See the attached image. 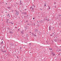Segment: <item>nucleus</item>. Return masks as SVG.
<instances>
[{"label": "nucleus", "mask_w": 61, "mask_h": 61, "mask_svg": "<svg viewBox=\"0 0 61 61\" xmlns=\"http://www.w3.org/2000/svg\"><path fill=\"white\" fill-rule=\"evenodd\" d=\"M14 31H13V30H12V29H11L10 30V34H12L13 33Z\"/></svg>", "instance_id": "nucleus-1"}, {"label": "nucleus", "mask_w": 61, "mask_h": 61, "mask_svg": "<svg viewBox=\"0 0 61 61\" xmlns=\"http://www.w3.org/2000/svg\"><path fill=\"white\" fill-rule=\"evenodd\" d=\"M51 55L52 56H55V53H54V52H51Z\"/></svg>", "instance_id": "nucleus-2"}, {"label": "nucleus", "mask_w": 61, "mask_h": 61, "mask_svg": "<svg viewBox=\"0 0 61 61\" xmlns=\"http://www.w3.org/2000/svg\"><path fill=\"white\" fill-rule=\"evenodd\" d=\"M30 9H32V10H31V11H33L34 10V8L32 7H30Z\"/></svg>", "instance_id": "nucleus-3"}, {"label": "nucleus", "mask_w": 61, "mask_h": 61, "mask_svg": "<svg viewBox=\"0 0 61 61\" xmlns=\"http://www.w3.org/2000/svg\"><path fill=\"white\" fill-rule=\"evenodd\" d=\"M9 20V19H7L6 21V22H7V23H10V21H8Z\"/></svg>", "instance_id": "nucleus-4"}, {"label": "nucleus", "mask_w": 61, "mask_h": 61, "mask_svg": "<svg viewBox=\"0 0 61 61\" xmlns=\"http://www.w3.org/2000/svg\"><path fill=\"white\" fill-rule=\"evenodd\" d=\"M15 14L17 15H19V11H17L16 13H15Z\"/></svg>", "instance_id": "nucleus-5"}, {"label": "nucleus", "mask_w": 61, "mask_h": 61, "mask_svg": "<svg viewBox=\"0 0 61 61\" xmlns=\"http://www.w3.org/2000/svg\"><path fill=\"white\" fill-rule=\"evenodd\" d=\"M58 43H60L61 42V40L59 39L58 40Z\"/></svg>", "instance_id": "nucleus-6"}, {"label": "nucleus", "mask_w": 61, "mask_h": 61, "mask_svg": "<svg viewBox=\"0 0 61 61\" xmlns=\"http://www.w3.org/2000/svg\"><path fill=\"white\" fill-rule=\"evenodd\" d=\"M25 29H28V28L27 27V26H25Z\"/></svg>", "instance_id": "nucleus-7"}, {"label": "nucleus", "mask_w": 61, "mask_h": 61, "mask_svg": "<svg viewBox=\"0 0 61 61\" xmlns=\"http://www.w3.org/2000/svg\"><path fill=\"white\" fill-rule=\"evenodd\" d=\"M7 16H8V17H10V15H9V14H8V15H7Z\"/></svg>", "instance_id": "nucleus-8"}, {"label": "nucleus", "mask_w": 61, "mask_h": 61, "mask_svg": "<svg viewBox=\"0 0 61 61\" xmlns=\"http://www.w3.org/2000/svg\"><path fill=\"white\" fill-rule=\"evenodd\" d=\"M37 31H38V30L36 29H35V32H37Z\"/></svg>", "instance_id": "nucleus-9"}, {"label": "nucleus", "mask_w": 61, "mask_h": 61, "mask_svg": "<svg viewBox=\"0 0 61 61\" xmlns=\"http://www.w3.org/2000/svg\"><path fill=\"white\" fill-rule=\"evenodd\" d=\"M49 30H51V27H50V26L49 27Z\"/></svg>", "instance_id": "nucleus-10"}, {"label": "nucleus", "mask_w": 61, "mask_h": 61, "mask_svg": "<svg viewBox=\"0 0 61 61\" xmlns=\"http://www.w3.org/2000/svg\"><path fill=\"white\" fill-rule=\"evenodd\" d=\"M60 53L58 54V56H59L60 57L61 56H60Z\"/></svg>", "instance_id": "nucleus-11"}, {"label": "nucleus", "mask_w": 61, "mask_h": 61, "mask_svg": "<svg viewBox=\"0 0 61 61\" xmlns=\"http://www.w3.org/2000/svg\"><path fill=\"white\" fill-rule=\"evenodd\" d=\"M49 49L50 50H52V48H50Z\"/></svg>", "instance_id": "nucleus-12"}, {"label": "nucleus", "mask_w": 61, "mask_h": 61, "mask_svg": "<svg viewBox=\"0 0 61 61\" xmlns=\"http://www.w3.org/2000/svg\"><path fill=\"white\" fill-rule=\"evenodd\" d=\"M32 36H34V33H32Z\"/></svg>", "instance_id": "nucleus-13"}, {"label": "nucleus", "mask_w": 61, "mask_h": 61, "mask_svg": "<svg viewBox=\"0 0 61 61\" xmlns=\"http://www.w3.org/2000/svg\"><path fill=\"white\" fill-rule=\"evenodd\" d=\"M32 6H34V7H35H35H36V6H35L34 5H32Z\"/></svg>", "instance_id": "nucleus-14"}, {"label": "nucleus", "mask_w": 61, "mask_h": 61, "mask_svg": "<svg viewBox=\"0 0 61 61\" xmlns=\"http://www.w3.org/2000/svg\"><path fill=\"white\" fill-rule=\"evenodd\" d=\"M7 8H8L9 9H10V8L11 9V7H7Z\"/></svg>", "instance_id": "nucleus-15"}, {"label": "nucleus", "mask_w": 61, "mask_h": 61, "mask_svg": "<svg viewBox=\"0 0 61 61\" xmlns=\"http://www.w3.org/2000/svg\"><path fill=\"white\" fill-rule=\"evenodd\" d=\"M20 32H21V33L22 34H24V33H23V31H22Z\"/></svg>", "instance_id": "nucleus-16"}, {"label": "nucleus", "mask_w": 61, "mask_h": 61, "mask_svg": "<svg viewBox=\"0 0 61 61\" xmlns=\"http://www.w3.org/2000/svg\"><path fill=\"white\" fill-rule=\"evenodd\" d=\"M3 41H2V42H1V45H2V44H3Z\"/></svg>", "instance_id": "nucleus-17"}, {"label": "nucleus", "mask_w": 61, "mask_h": 61, "mask_svg": "<svg viewBox=\"0 0 61 61\" xmlns=\"http://www.w3.org/2000/svg\"><path fill=\"white\" fill-rule=\"evenodd\" d=\"M31 22V24H30V25H33V24L32 23V22H31V21H30Z\"/></svg>", "instance_id": "nucleus-18"}, {"label": "nucleus", "mask_w": 61, "mask_h": 61, "mask_svg": "<svg viewBox=\"0 0 61 61\" xmlns=\"http://www.w3.org/2000/svg\"><path fill=\"white\" fill-rule=\"evenodd\" d=\"M56 51H58V52H59V50L58 49L56 50Z\"/></svg>", "instance_id": "nucleus-19"}, {"label": "nucleus", "mask_w": 61, "mask_h": 61, "mask_svg": "<svg viewBox=\"0 0 61 61\" xmlns=\"http://www.w3.org/2000/svg\"><path fill=\"white\" fill-rule=\"evenodd\" d=\"M44 5H45V6H46V3H45Z\"/></svg>", "instance_id": "nucleus-20"}, {"label": "nucleus", "mask_w": 61, "mask_h": 61, "mask_svg": "<svg viewBox=\"0 0 61 61\" xmlns=\"http://www.w3.org/2000/svg\"><path fill=\"white\" fill-rule=\"evenodd\" d=\"M24 14H26V12H24Z\"/></svg>", "instance_id": "nucleus-21"}, {"label": "nucleus", "mask_w": 61, "mask_h": 61, "mask_svg": "<svg viewBox=\"0 0 61 61\" xmlns=\"http://www.w3.org/2000/svg\"><path fill=\"white\" fill-rule=\"evenodd\" d=\"M40 22L41 23H43V21H42V20H41Z\"/></svg>", "instance_id": "nucleus-22"}, {"label": "nucleus", "mask_w": 61, "mask_h": 61, "mask_svg": "<svg viewBox=\"0 0 61 61\" xmlns=\"http://www.w3.org/2000/svg\"><path fill=\"white\" fill-rule=\"evenodd\" d=\"M34 36H36V35L35 34H34Z\"/></svg>", "instance_id": "nucleus-23"}, {"label": "nucleus", "mask_w": 61, "mask_h": 61, "mask_svg": "<svg viewBox=\"0 0 61 61\" xmlns=\"http://www.w3.org/2000/svg\"><path fill=\"white\" fill-rule=\"evenodd\" d=\"M30 25V24H29V23H28L27 24V25Z\"/></svg>", "instance_id": "nucleus-24"}, {"label": "nucleus", "mask_w": 61, "mask_h": 61, "mask_svg": "<svg viewBox=\"0 0 61 61\" xmlns=\"http://www.w3.org/2000/svg\"><path fill=\"white\" fill-rule=\"evenodd\" d=\"M3 52H6V51H3Z\"/></svg>", "instance_id": "nucleus-25"}, {"label": "nucleus", "mask_w": 61, "mask_h": 61, "mask_svg": "<svg viewBox=\"0 0 61 61\" xmlns=\"http://www.w3.org/2000/svg\"><path fill=\"white\" fill-rule=\"evenodd\" d=\"M21 4H22V3L20 2V5H21Z\"/></svg>", "instance_id": "nucleus-26"}, {"label": "nucleus", "mask_w": 61, "mask_h": 61, "mask_svg": "<svg viewBox=\"0 0 61 61\" xmlns=\"http://www.w3.org/2000/svg\"><path fill=\"white\" fill-rule=\"evenodd\" d=\"M28 22V20H27V21H26L25 22V23H26V22Z\"/></svg>", "instance_id": "nucleus-27"}, {"label": "nucleus", "mask_w": 61, "mask_h": 61, "mask_svg": "<svg viewBox=\"0 0 61 61\" xmlns=\"http://www.w3.org/2000/svg\"><path fill=\"white\" fill-rule=\"evenodd\" d=\"M54 4H56V2H55L54 3Z\"/></svg>", "instance_id": "nucleus-28"}, {"label": "nucleus", "mask_w": 61, "mask_h": 61, "mask_svg": "<svg viewBox=\"0 0 61 61\" xmlns=\"http://www.w3.org/2000/svg\"><path fill=\"white\" fill-rule=\"evenodd\" d=\"M29 45L30 46H31V43H30V44H29Z\"/></svg>", "instance_id": "nucleus-29"}, {"label": "nucleus", "mask_w": 61, "mask_h": 61, "mask_svg": "<svg viewBox=\"0 0 61 61\" xmlns=\"http://www.w3.org/2000/svg\"><path fill=\"white\" fill-rule=\"evenodd\" d=\"M19 29H19L18 30V31H19Z\"/></svg>", "instance_id": "nucleus-30"}, {"label": "nucleus", "mask_w": 61, "mask_h": 61, "mask_svg": "<svg viewBox=\"0 0 61 61\" xmlns=\"http://www.w3.org/2000/svg\"><path fill=\"white\" fill-rule=\"evenodd\" d=\"M8 29L9 30V29H10L9 28H8Z\"/></svg>", "instance_id": "nucleus-31"}, {"label": "nucleus", "mask_w": 61, "mask_h": 61, "mask_svg": "<svg viewBox=\"0 0 61 61\" xmlns=\"http://www.w3.org/2000/svg\"><path fill=\"white\" fill-rule=\"evenodd\" d=\"M40 10H42V9H40Z\"/></svg>", "instance_id": "nucleus-32"}, {"label": "nucleus", "mask_w": 61, "mask_h": 61, "mask_svg": "<svg viewBox=\"0 0 61 61\" xmlns=\"http://www.w3.org/2000/svg\"><path fill=\"white\" fill-rule=\"evenodd\" d=\"M59 51H61V49L59 50Z\"/></svg>", "instance_id": "nucleus-33"}, {"label": "nucleus", "mask_w": 61, "mask_h": 61, "mask_svg": "<svg viewBox=\"0 0 61 61\" xmlns=\"http://www.w3.org/2000/svg\"><path fill=\"white\" fill-rule=\"evenodd\" d=\"M33 19H35V18H33Z\"/></svg>", "instance_id": "nucleus-34"}, {"label": "nucleus", "mask_w": 61, "mask_h": 61, "mask_svg": "<svg viewBox=\"0 0 61 61\" xmlns=\"http://www.w3.org/2000/svg\"><path fill=\"white\" fill-rule=\"evenodd\" d=\"M13 23H11V24H12V25H13Z\"/></svg>", "instance_id": "nucleus-35"}, {"label": "nucleus", "mask_w": 61, "mask_h": 61, "mask_svg": "<svg viewBox=\"0 0 61 61\" xmlns=\"http://www.w3.org/2000/svg\"><path fill=\"white\" fill-rule=\"evenodd\" d=\"M22 14H24V12H23V13L22 12Z\"/></svg>", "instance_id": "nucleus-36"}, {"label": "nucleus", "mask_w": 61, "mask_h": 61, "mask_svg": "<svg viewBox=\"0 0 61 61\" xmlns=\"http://www.w3.org/2000/svg\"><path fill=\"white\" fill-rule=\"evenodd\" d=\"M20 3H21V0L20 1Z\"/></svg>", "instance_id": "nucleus-37"}, {"label": "nucleus", "mask_w": 61, "mask_h": 61, "mask_svg": "<svg viewBox=\"0 0 61 61\" xmlns=\"http://www.w3.org/2000/svg\"><path fill=\"white\" fill-rule=\"evenodd\" d=\"M48 7H49V6H48Z\"/></svg>", "instance_id": "nucleus-38"}, {"label": "nucleus", "mask_w": 61, "mask_h": 61, "mask_svg": "<svg viewBox=\"0 0 61 61\" xmlns=\"http://www.w3.org/2000/svg\"><path fill=\"white\" fill-rule=\"evenodd\" d=\"M56 6H55V7H55V8H56Z\"/></svg>", "instance_id": "nucleus-39"}, {"label": "nucleus", "mask_w": 61, "mask_h": 61, "mask_svg": "<svg viewBox=\"0 0 61 61\" xmlns=\"http://www.w3.org/2000/svg\"><path fill=\"white\" fill-rule=\"evenodd\" d=\"M15 28H17V27H15Z\"/></svg>", "instance_id": "nucleus-40"}, {"label": "nucleus", "mask_w": 61, "mask_h": 61, "mask_svg": "<svg viewBox=\"0 0 61 61\" xmlns=\"http://www.w3.org/2000/svg\"><path fill=\"white\" fill-rule=\"evenodd\" d=\"M12 12H13V10H12Z\"/></svg>", "instance_id": "nucleus-41"}, {"label": "nucleus", "mask_w": 61, "mask_h": 61, "mask_svg": "<svg viewBox=\"0 0 61 61\" xmlns=\"http://www.w3.org/2000/svg\"><path fill=\"white\" fill-rule=\"evenodd\" d=\"M47 44H48V42H47Z\"/></svg>", "instance_id": "nucleus-42"}, {"label": "nucleus", "mask_w": 61, "mask_h": 61, "mask_svg": "<svg viewBox=\"0 0 61 61\" xmlns=\"http://www.w3.org/2000/svg\"><path fill=\"white\" fill-rule=\"evenodd\" d=\"M50 36H52V35H50Z\"/></svg>", "instance_id": "nucleus-43"}, {"label": "nucleus", "mask_w": 61, "mask_h": 61, "mask_svg": "<svg viewBox=\"0 0 61 61\" xmlns=\"http://www.w3.org/2000/svg\"><path fill=\"white\" fill-rule=\"evenodd\" d=\"M47 10H49V8H48V9H47Z\"/></svg>", "instance_id": "nucleus-44"}, {"label": "nucleus", "mask_w": 61, "mask_h": 61, "mask_svg": "<svg viewBox=\"0 0 61 61\" xmlns=\"http://www.w3.org/2000/svg\"><path fill=\"white\" fill-rule=\"evenodd\" d=\"M1 51H2V52H3V51L2 50H1Z\"/></svg>", "instance_id": "nucleus-45"}, {"label": "nucleus", "mask_w": 61, "mask_h": 61, "mask_svg": "<svg viewBox=\"0 0 61 61\" xmlns=\"http://www.w3.org/2000/svg\"><path fill=\"white\" fill-rule=\"evenodd\" d=\"M20 12H21V11H21V10H20Z\"/></svg>", "instance_id": "nucleus-46"}, {"label": "nucleus", "mask_w": 61, "mask_h": 61, "mask_svg": "<svg viewBox=\"0 0 61 61\" xmlns=\"http://www.w3.org/2000/svg\"><path fill=\"white\" fill-rule=\"evenodd\" d=\"M17 57L18 58V56H17Z\"/></svg>", "instance_id": "nucleus-47"}, {"label": "nucleus", "mask_w": 61, "mask_h": 61, "mask_svg": "<svg viewBox=\"0 0 61 61\" xmlns=\"http://www.w3.org/2000/svg\"><path fill=\"white\" fill-rule=\"evenodd\" d=\"M48 21V20L47 19H46Z\"/></svg>", "instance_id": "nucleus-48"}, {"label": "nucleus", "mask_w": 61, "mask_h": 61, "mask_svg": "<svg viewBox=\"0 0 61 61\" xmlns=\"http://www.w3.org/2000/svg\"><path fill=\"white\" fill-rule=\"evenodd\" d=\"M20 48H21H21H22L21 47H20Z\"/></svg>", "instance_id": "nucleus-49"}, {"label": "nucleus", "mask_w": 61, "mask_h": 61, "mask_svg": "<svg viewBox=\"0 0 61 61\" xmlns=\"http://www.w3.org/2000/svg\"><path fill=\"white\" fill-rule=\"evenodd\" d=\"M15 11H16V12H17V10H15Z\"/></svg>", "instance_id": "nucleus-50"}, {"label": "nucleus", "mask_w": 61, "mask_h": 61, "mask_svg": "<svg viewBox=\"0 0 61 61\" xmlns=\"http://www.w3.org/2000/svg\"><path fill=\"white\" fill-rule=\"evenodd\" d=\"M27 35H27V34L26 36H27Z\"/></svg>", "instance_id": "nucleus-51"}, {"label": "nucleus", "mask_w": 61, "mask_h": 61, "mask_svg": "<svg viewBox=\"0 0 61 61\" xmlns=\"http://www.w3.org/2000/svg\"><path fill=\"white\" fill-rule=\"evenodd\" d=\"M46 42H47V41H46Z\"/></svg>", "instance_id": "nucleus-52"}, {"label": "nucleus", "mask_w": 61, "mask_h": 61, "mask_svg": "<svg viewBox=\"0 0 61 61\" xmlns=\"http://www.w3.org/2000/svg\"><path fill=\"white\" fill-rule=\"evenodd\" d=\"M6 5H7V4L6 3Z\"/></svg>", "instance_id": "nucleus-53"}, {"label": "nucleus", "mask_w": 61, "mask_h": 61, "mask_svg": "<svg viewBox=\"0 0 61 61\" xmlns=\"http://www.w3.org/2000/svg\"><path fill=\"white\" fill-rule=\"evenodd\" d=\"M22 37H24V36H22Z\"/></svg>", "instance_id": "nucleus-54"}, {"label": "nucleus", "mask_w": 61, "mask_h": 61, "mask_svg": "<svg viewBox=\"0 0 61 61\" xmlns=\"http://www.w3.org/2000/svg\"><path fill=\"white\" fill-rule=\"evenodd\" d=\"M49 9H50V7L49 8Z\"/></svg>", "instance_id": "nucleus-55"}, {"label": "nucleus", "mask_w": 61, "mask_h": 61, "mask_svg": "<svg viewBox=\"0 0 61 61\" xmlns=\"http://www.w3.org/2000/svg\"><path fill=\"white\" fill-rule=\"evenodd\" d=\"M26 29L25 30V31H26Z\"/></svg>", "instance_id": "nucleus-56"}, {"label": "nucleus", "mask_w": 61, "mask_h": 61, "mask_svg": "<svg viewBox=\"0 0 61 61\" xmlns=\"http://www.w3.org/2000/svg\"><path fill=\"white\" fill-rule=\"evenodd\" d=\"M44 20V21H45V20Z\"/></svg>", "instance_id": "nucleus-57"}, {"label": "nucleus", "mask_w": 61, "mask_h": 61, "mask_svg": "<svg viewBox=\"0 0 61 61\" xmlns=\"http://www.w3.org/2000/svg\"><path fill=\"white\" fill-rule=\"evenodd\" d=\"M52 28H53V29L54 28L53 27Z\"/></svg>", "instance_id": "nucleus-58"}, {"label": "nucleus", "mask_w": 61, "mask_h": 61, "mask_svg": "<svg viewBox=\"0 0 61 61\" xmlns=\"http://www.w3.org/2000/svg\"><path fill=\"white\" fill-rule=\"evenodd\" d=\"M25 10H26V9H25Z\"/></svg>", "instance_id": "nucleus-59"}, {"label": "nucleus", "mask_w": 61, "mask_h": 61, "mask_svg": "<svg viewBox=\"0 0 61 61\" xmlns=\"http://www.w3.org/2000/svg\"><path fill=\"white\" fill-rule=\"evenodd\" d=\"M34 25H35V24H34Z\"/></svg>", "instance_id": "nucleus-60"}, {"label": "nucleus", "mask_w": 61, "mask_h": 61, "mask_svg": "<svg viewBox=\"0 0 61 61\" xmlns=\"http://www.w3.org/2000/svg\"><path fill=\"white\" fill-rule=\"evenodd\" d=\"M56 24H57V22H56Z\"/></svg>", "instance_id": "nucleus-61"}, {"label": "nucleus", "mask_w": 61, "mask_h": 61, "mask_svg": "<svg viewBox=\"0 0 61 61\" xmlns=\"http://www.w3.org/2000/svg\"><path fill=\"white\" fill-rule=\"evenodd\" d=\"M57 18H58V17H57Z\"/></svg>", "instance_id": "nucleus-62"}, {"label": "nucleus", "mask_w": 61, "mask_h": 61, "mask_svg": "<svg viewBox=\"0 0 61 61\" xmlns=\"http://www.w3.org/2000/svg\"><path fill=\"white\" fill-rule=\"evenodd\" d=\"M59 16H61V15H60Z\"/></svg>", "instance_id": "nucleus-63"}, {"label": "nucleus", "mask_w": 61, "mask_h": 61, "mask_svg": "<svg viewBox=\"0 0 61 61\" xmlns=\"http://www.w3.org/2000/svg\"><path fill=\"white\" fill-rule=\"evenodd\" d=\"M19 9H20V7H19Z\"/></svg>", "instance_id": "nucleus-64"}]
</instances>
